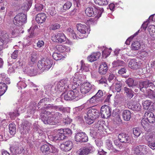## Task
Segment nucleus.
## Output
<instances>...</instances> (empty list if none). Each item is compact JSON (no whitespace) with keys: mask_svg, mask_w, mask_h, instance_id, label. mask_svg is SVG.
Returning a JSON list of instances; mask_svg holds the SVG:
<instances>
[{"mask_svg":"<svg viewBox=\"0 0 155 155\" xmlns=\"http://www.w3.org/2000/svg\"><path fill=\"white\" fill-rule=\"evenodd\" d=\"M78 89L75 87L73 91H70L67 93H65L64 99L67 101L75 100L78 101L82 97V96L80 94Z\"/></svg>","mask_w":155,"mask_h":155,"instance_id":"obj_1","label":"nucleus"},{"mask_svg":"<svg viewBox=\"0 0 155 155\" xmlns=\"http://www.w3.org/2000/svg\"><path fill=\"white\" fill-rule=\"evenodd\" d=\"M94 8L92 7H88L85 10L86 14L89 17L95 16L98 18L101 16L104 11L102 8H99L97 6H94Z\"/></svg>","mask_w":155,"mask_h":155,"instance_id":"obj_2","label":"nucleus"},{"mask_svg":"<svg viewBox=\"0 0 155 155\" xmlns=\"http://www.w3.org/2000/svg\"><path fill=\"white\" fill-rule=\"evenodd\" d=\"M53 62L47 58H44L38 61L37 66L38 68L42 71L48 70L52 66Z\"/></svg>","mask_w":155,"mask_h":155,"instance_id":"obj_3","label":"nucleus"},{"mask_svg":"<svg viewBox=\"0 0 155 155\" xmlns=\"http://www.w3.org/2000/svg\"><path fill=\"white\" fill-rule=\"evenodd\" d=\"M31 126V123L27 121H25L22 123L19 129L21 136L25 137L29 135V131L30 130Z\"/></svg>","mask_w":155,"mask_h":155,"instance_id":"obj_4","label":"nucleus"},{"mask_svg":"<svg viewBox=\"0 0 155 155\" xmlns=\"http://www.w3.org/2000/svg\"><path fill=\"white\" fill-rule=\"evenodd\" d=\"M132 150L137 155H146L148 152L147 147L144 145L134 146L132 148Z\"/></svg>","mask_w":155,"mask_h":155,"instance_id":"obj_5","label":"nucleus"},{"mask_svg":"<svg viewBox=\"0 0 155 155\" xmlns=\"http://www.w3.org/2000/svg\"><path fill=\"white\" fill-rule=\"evenodd\" d=\"M41 152L44 154H48L50 153L56 154L58 149L54 146L48 144H44L41 147Z\"/></svg>","mask_w":155,"mask_h":155,"instance_id":"obj_6","label":"nucleus"},{"mask_svg":"<svg viewBox=\"0 0 155 155\" xmlns=\"http://www.w3.org/2000/svg\"><path fill=\"white\" fill-rule=\"evenodd\" d=\"M26 20V15L23 13H20L15 17L13 21L15 25L19 26L25 23Z\"/></svg>","mask_w":155,"mask_h":155,"instance_id":"obj_7","label":"nucleus"},{"mask_svg":"<svg viewBox=\"0 0 155 155\" xmlns=\"http://www.w3.org/2000/svg\"><path fill=\"white\" fill-rule=\"evenodd\" d=\"M94 151V147L90 144L80 149L77 152V155H87Z\"/></svg>","mask_w":155,"mask_h":155,"instance_id":"obj_8","label":"nucleus"},{"mask_svg":"<svg viewBox=\"0 0 155 155\" xmlns=\"http://www.w3.org/2000/svg\"><path fill=\"white\" fill-rule=\"evenodd\" d=\"M94 86L88 82L83 84L81 86L80 91L83 94H86L94 88Z\"/></svg>","mask_w":155,"mask_h":155,"instance_id":"obj_9","label":"nucleus"},{"mask_svg":"<svg viewBox=\"0 0 155 155\" xmlns=\"http://www.w3.org/2000/svg\"><path fill=\"white\" fill-rule=\"evenodd\" d=\"M138 85L140 90L143 92V88H147L149 87V88H153V87L155 88V86L153 83L150 82L149 80L140 81Z\"/></svg>","mask_w":155,"mask_h":155,"instance_id":"obj_10","label":"nucleus"},{"mask_svg":"<svg viewBox=\"0 0 155 155\" xmlns=\"http://www.w3.org/2000/svg\"><path fill=\"white\" fill-rule=\"evenodd\" d=\"M75 139L76 141L80 142H85L88 140L87 136L84 132H79L75 136Z\"/></svg>","mask_w":155,"mask_h":155,"instance_id":"obj_11","label":"nucleus"},{"mask_svg":"<svg viewBox=\"0 0 155 155\" xmlns=\"http://www.w3.org/2000/svg\"><path fill=\"white\" fill-rule=\"evenodd\" d=\"M51 39L54 42L62 43L66 41V37L63 33H59L57 35H53Z\"/></svg>","mask_w":155,"mask_h":155,"instance_id":"obj_12","label":"nucleus"},{"mask_svg":"<svg viewBox=\"0 0 155 155\" xmlns=\"http://www.w3.org/2000/svg\"><path fill=\"white\" fill-rule=\"evenodd\" d=\"M73 146V144L72 142L70 140L64 142L60 146L61 149L64 151L70 150L72 148Z\"/></svg>","mask_w":155,"mask_h":155,"instance_id":"obj_13","label":"nucleus"},{"mask_svg":"<svg viewBox=\"0 0 155 155\" xmlns=\"http://www.w3.org/2000/svg\"><path fill=\"white\" fill-rule=\"evenodd\" d=\"M143 105L144 109L153 110L155 109V104L150 100H147L143 102Z\"/></svg>","mask_w":155,"mask_h":155,"instance_id":"obj_14","label":"nucleus"},{"mask_svg":"<svg viewBox=\"0 0 155 155\" xmlns=\"http://www.w3.org/2000/svg\"><path fill=\"white\" fill-rule=\"evenodd\" d=\"M77 30L81 34H85L86 33H89V32L90 30H89V27L88 26H86L84 24L81 23L77 24Z\"/></svg>","mask_w":155,"mask_h":155,"instance_id":"obj_15","label":"nucleus"},{"mask_svg":"<svg viewBox=\"0 0 155 155\" xmlns=\"http://www.w3.org/2000/svg\"><path fill=\"white\" fill-rule=\"evenodd\" d=\"M100 115L101 116H110V108L107 105L102 106L101 108Z\"/></svg>","mask_w":155,"mask_h":155,"instance_id":"obj_16","label":"nucleus"},{"mask_svg":"<svg viewBox=\"0 0 155 155\" xmlns=\"http://www.w3.org/2000/svg\"><path fill=\"white\" fill-rule=\"evenodd\" d=\"M118 138L119 141L122 143H129L130 142V137L128 135L124 133H122L119 134Z\"/></svg>","mask_w":155,"mask_h":155,"instance_id":"obj_17","label":"nucleus"},{"mask_svg":"<svg viewBox=\"0 0 155 155\" xmlns=\"http://www.w3.org/2000/svg\"><path fill=\"white\" fill-rule=\"evenodd\" d=\"M129 68L133 70H136L140 68V64L135 59H130L128 64Z\"/></svg>","mask_w":155,"mask_h":155,"instance_id":"obj_18","label":"nucleus"},{"mask_svg":"<svg viewBox=\"0 0 155 155\" xmlns=\"http://www.w3.org/2000/svg\"><path fill=\"white\" fill-rule=\"evenodd\" d=\"M105 144L107 149L111 150L114 153H117L118 150L114 148L112 144L111 138H109L105 140Z\"/></svg>","mask_w":155,"mask_h":155,"instance_id":"obj_19","label":"nucleus"},{"mask_svg":"<svg viewBox=\"0 0 155 155\" xmlns=\"http://www.w3.org/2000/svg\"><path fill=\"white\" fill-rule=\"evenodd\" d=\"M141 124L145 130L147 132H150L151 131L152 129H153L155 128L154 126H153L149 124L144 118L143 119L141 120Z\"/></svg>","mask_w":155,"mask_h":155,"instance_id":"obj_20","label":"nucleus"},{"mask_svg":"<svg viewBox=\"0 0 155 155\" xmlns=\"http://www.w3.org/2000/svg\"><path fill=\"white\" fill-rule=\"evenodd\" d=\"M24 148L21 146L10 148V151L13 155H17V154H21L24 151Z\"/></svg>","mask_w":155,"mask_h":155,"instance_id":"obj_21","label":"nucleus"},{"mask_svg":"<svg viewBox=\"0 0 155 155\" xmlns=\"http://www.w3.org/2000/svg\"><path fill=\"white\" fill-rule=\"evenodd\" d=\"M46 18V15L43 13H41L37 14L35 18L36 21L38 23L41 24L44 22Z\"/></svg>","mask_w":155,"mask_h":155,"instance_id":"obj_22","label":"nucleus"},{"mask_svg":"<svg viewBox=\"0 0 155 155\" xmlns=\"http://www.w3.org/2000/svg\"><path fill=\"white\" fill-rule=\"evenodd\" d=\"M108 70V67L107 63L105 62L102 63L99 68V72L102 75L105 74Z\"/></svg>","mask_w":155,"mask_h":155,"instance_id":"obj_23","label":"nucleus"},{"mask_svg":"<svg viewBox=\"0 0 155 155\" xmlns=\"http://www.w3.org/2000/svg\"><path fill=\"white\" fill-rule=\"evenodd\" d=\"M53 117H41V119L45 124L53 125L55 123Z\"/></svg>","mask_w":155,"mask_h":155,"instance_id":"obj_24","label":"nucleus"},{"mask_svg":"<svg viewBox=\"0 0 155 155\" xmlns=\"http://www.w3.org/2000/svg\"><path fill=\"white\" fill-rule=\"evenodd\" d=\"M56 107H57V106H54L53 104H49L47 105V106L44 107V109L42 110L41 114H43V115H41L42 116H47L49 115L50 114V112L48 111L44 110V109L45 108L46 109H54L56 110Z\"/></svg>","mask_w":155,"mask_h":155,"instance_id":"obj_25","label":"nucleus"},{"mask_svg":"<svg viewBox=\"0 0 155 155\" xmlns=\"http://www.w3.org/2000/svg\"><path fill=\"white\" fill-rule=\"evenodd\" d=\"M101 53L100 52L92 53L87 57L88 61L91 62H94L97 60L101 56Z\"/></svg>","mask_w":155,"mask_h":155,"instance_id":"obj_26","label":"nucleus"},{"mask_svg":"<svg viewBox=\"0 0 155 155\" xmlns=\"http://www.w3.org/2000/svg\"><path fill=\"white\" fill-rule=\"evenodd\" d=\"M33 126L34 130L35 132L36 133V134H38L40 136H45L44 132L41 130L38 124L36 123H35L34 124Z\"/></svg>","mask_w":155,"mask_h":155,"instance_id":"obj_27","label":"nucleus"},{"mask_svg":"<svg viewBox=\"0 0 155 155\" xmlns=\"http://www.w3.org/2000/svg\"><path fill=\"white\" fill-rule=\"evenodd\" d=\"M142 43V41H134L131 44V50L134 51L138 50L140 49Z\"/></svg>","mask_w":155,"mask_h":155,"instance_id":"obj_28","label":"nucleus"},{"mask_svg":"<svg viewBox=\"0 0 155 155\" xmlns=\"http://www.w3.org/2000/svg\"><path fill=\"white\" fill-rule=\"evenodd\" d=\"M146 140L149 142L154 141L155 137V131H153L152 133L146 134H145Z\"/></svg>","mask_w":155,"mask_h":155,"instance_id":"obj_29","label":"nucleus"},{"mask_svg":"<svg viewBox=\"0 0 155 155\" xmlns=\"http://www.w3.org/2000/svg\"><path fill=\"white\" fill-rule=\"evenodd\" d=\"M87 116H99L100 113L99 111L94 109H91L88 110L87 114Z\"/></svg>","mask_w":155,"mask_h":155,"instance_id":"obj_30","label":"nucleus"},{"mask_svg":"<svg viewBox=\"0 0 155 155\" xmlns=\"http://www.w3.org/2000/svg\"><path fill=\"white\" fill-rule=\"evenodd\" d=\"M124 90L125 93H126L127 97L130 99L133 97L134 92L131 89L127 87H124Z\"/></svg>","mask_w":155,"mask_h":155,"instance_id":"obj_31","label":"nucleus"},{"mask_svg":"<svg viewBox=\"0 0 155 155\" xmlns=\"http://www.w3.org/2000/svg\"><path fill=\"white\" fill-rule=\"evenodd\" d=\"M38 54L37 52L33 51L31 54L29 59L33 63L35 62L37 60L38 58Z\"/></svg>","mask_w":155,"mask_h":155,"instance_id":"obj_32","label":"nucleus"},{"mask_svg":"<svg viewBox=\"0 0 155 155\" xmlns=\"http://www.w3.org/2000/svg\"><path fill=\"white\" fill-rule=\"evenodd\" d=\"M134 81L135 79L134 78H129L126 80L125 82L129 87H133L136 84Z\"/></svg>","mask_w":155,"mask_h":155,"instance_id":"obj_33","label":"nucleus"},{"mask_svg":"<svg viewBox=\"0 0 155 155\" xmlns=\"http://www.w3.org/2000/svg\"><path fill=\"white\" fill-rule=\"evenodd\" d=\"M148 30L150 36L155 39V26L154 25H150L148 26Z\"/></svg>","mask_w":155,"mask_h":155,"instance_id":"obj_34","label":"nucleus"},{"mask_svg":"<svg viewBox=\"0 0 155 155\" xmlns=\"http://www.w3.org/2000/svg\"><path fill=\"white\" fill-rule=\"evenodd\" d=\"M81 80V75H78V74H76L73 79V83L74 84L77 85L78 84V85Z\"/></svg>","mask_w":155,"mask_h":155,"instance_id":"obj_35","label":"nucleus"},{"mask_svg":"<svg viewBox=\"0 0 155 155\" xmlns=\"http://www.w3.org/2000/svg\"><path fill=\"white\" fill-rule=\"evenodd\" d=\"M7 86L5 83H0V96L3 94L7 90Z\"/></svg>","mask_w":155,"mask_h":155,"instance_id":"obj_36","label":"nucleus"},{"mask_svg":"<svg viewBox=\"0 0 155 155\" xmlns=\"http://www.w3.org/2000/svg\"><path fill=\"white\" fill-rule=\"evenodd\" d=\"M9 132L10 134L14 135L16 133V128L15 125L13 124H10L8 126Z\"/></svg>","mask_w":155,"mask_h":155,"instance_id":"obj_37","label":"nucleus"},{"mask_svg":"<svg viewBox=\"0 0 155 155\" xmlns=\"http://www.w3.org/2000/svg\"><path fill=\"white\" fill-rule=\"evenodd\" d=\"M81 70L83 72H87L89 71V66L87 64H85L84 63V61L83 60H81Z\"/></svg>","mask_w":155,"mask_h":155,"instance_id":"obj_38","label":"nucleus"},{"mask_svg":"<svg viewBox=\"0 0 155 155\" xmlns=\"http://www.w3.org/2000/svg\"><path fill=\"white\" fill-rule=\"evenodd\" d=\"M2 38L4 40L5 43H7L9 41L10 36L5 31L3 32L1 34Z\"/></svg>","mask_w":155,"mask_h":155,"instance_id":"obj_39","label":"nucleus"},{"mask_svg":"<svg viewBox=\"0 0 155 155\" xmlns=\"http://www.w3.org/2000/svg\"><path fill=\"white\" fill-rule=\"evenodd\" d=\"M99 99L98 98L94 95L88 100V101L90 104H92L95 106L98 103Z\"/></svg>","mask_w":155,"mask_h":155,"instance_id":"obj_40","label":"nucleus"},{"mask_svg":"<svg viewBox=\"0 0 155 155\" xmlns=\"http://www.w3.org/2000/svg\"><path fill=\"white\" fill-rule=\"evenodd\" d=\"M95 4L100 5H106L108 4L109 0H94Z\"/></svg>","mask_w":155,"mask_h":155,"instance_id":"obj_41","label":"nucleus"},{"mask_svg":"<svg viewBox=\"0 0 155 155\" xmlns=\"http://www.w3.org/2000/svg\"><path fill=\"white\" fill-rule=\"evenodd\" d=\"M59 132L58 134H55L56 140H64L66 137V135H64V134L61 133L60 130H59Z\"/></svg>","mask_w":155,"mask_h":155,"instance_id":"obj_42","label":"nucleus"},{"mask_svg":"<svg viewBox=\"0 0 155 155\" xmlns=\"http://www.w3.org/2000/svg\"><path fill=\"white\" fill-rule=\"evenodd\" d=\"M59 130H60L61 133H62L64 135H71L72 134L71 130L69 128L61 129Z\"/></svg>","mask_w":155,"mask_h":155,"instance_id":"obj_43","label":"nucleus"},{"mask_svg":"<svg viewBox=\"0 0 155 155\" xmlns=\"http://www.w3.org/2000/svg\"><path fill=\"white\" fill-rule=\"evenodd\" d=\"M59 85H61V86L63 87L65 86L68 87V84L70 83V81H68V78H65L61 80L59 82Z\"/></svg>","mask_w":155,"mask_h":155,"instance_id":"obj_44","label":"nucleus"},{"mask_svg":"<svg viewBox=\"0 0 155 155\" xmlns=\"http://www.w3.org/2000/svg\"><path fill=\"white\" fill-rule=\"evenodd\" d=\"M62 54L60 53L54 52L53 54V58L56 60H58L61 59L62 58Z\"/></svg>","mask_w":155,"mask_h":155,"instance_id":"obj_45","label":"nucleus"},{"mask_svg":"<svg viewBox=\"0 0 155 155\" xmlns=\"http://www.w3.org/2000/svg\"><path fill=\"white\" fill-rule=\"evenodd\" d=\"M86 123L88 124H91L94 123L96 118L94 117H84Z\"/></svg>","mask_w":155,"mask_h":155,"instance_id":"obj_46","label":"nucleus"},{"mask_svg":"<svg viewBox=\"0 0 155 155\" xmlns=\"http://www.w3.org/2000/svg\"><path fill=\"white\" fill-rule=\"evenodd\" d=\"M56 110L62 111L63 112H68L70 110V108L69 107H63L62 106H58L57 107H56Z\"/></svg>","mask_w":155,"mask_h":155,"instance_id":"obj_47","label":"nucleus"},{"mask_svg":"<svg viewBox=\"0 0 155 155\" xmlns=\"http://www.w3.org/2000/svg\"><path fill=\"white\" fill-rule=\"evenodd\" d=\"M59 83L58 82L57 83L56 85L55 86V88H51V91H53V93H56L58 91H60L61 90H62L61 87H62L61 86V85H59Z\"/></svg>","mask_w":155,"mask_h":155,"instance_id":"obj_48","label":"nucleus"},{"mask_svg":"<svg viewBox=\"0 0 155 155\" xmlns=\"http://www.w3.org/2000/svg\"><path fill=\"white\" fill-rule=\"evenodd\" d=\"M132 109L134 110L139 111L141 109V106L139 103H136L132 105Z\"/></svg>","mask_w":155,"mask_h":155,"instance_id":"obj_49","label":"nucleus"},{"mask_svg":"<svg viewBox=\"0 0 155 155\" xmlns=\"http://www.w3.org/2000/svg\"><path fill=\"white\" fill-rule=\"evenodd\" d=\"M9 30L12 36H14L15 34H18L19 33V31L15 27H10Z\"/></svg>","mask_w":155,"mask_h":155,"instance_id":"obj_50","label":"nucleus"},{"mask_svg":"<svg viewBox=\"0 0 155 155\" xmlns=\"http://www.w3.org/2000/svg\"><path fill=\"white\" fill-rule=\"evenodd\" d=\"M57 51L59 53H62L66 51V48L65 46L62 45H57L56 47Z\"/></svg>","mask_w":155,"mask_h":155,"instance_id":"obj_51","label":"nucleus"},{"mask_svg":"<svg viewBox=\"0 0 155 155\" xmlns=\"http://www.w3.org/2000/svg\"><path fill=\"white\" fill-rule=\"evenodd\" d=\"M104 122L103 120H99L95 125L96 127L97 128L98 130H100L101 128L103 127V125Z\"/></svg>","mask_w":155,"mask_h":155,"instance_id":"obj_52","label":"nucleus"},{"mask_svg":"<svg viewBox=\"0 0 155 155\" xmlns=\"http://www.w3.org/2000/svg\"><path fill=\"white\" fill-rule=\"evenodd\" d=\"M133 132L135 136L139 137L140 135L141 131L139 128H133Z\"/></svg>","mask_w":155,"mask_h":155,"instance_id":"obj_53","label":"nucleus"},{"mask_svg":"<svg viewBox=\"0 0 155 155\" xmlns=\"http://www.w3.org/2000/svg\"><path fill=\"white\" fill-rule=\"evenodd\" d=\"M72 121V119L69 117H64L63 120V122L65 124H70Z\"/></svg>","mask_w":155,"mask_h":155,"instance_id":"obj_54","label":"nucleus"},{"mask_svg":"<svg viewBox=\"0 0 155 155\" xmlns=\"http://www.w3.org/2000/svg\"><path fill=\"white\" fill-rule=\"evenodd\" d=\"M115 89L117 92H120L121 90L122 84L120 82H116L115 85Z\"/></svg>","mask_w":155,"mask_h":155,"instance_id":"obj_55","label":"nucleus"},{"mask_svg":"<svg viewBox=\"0 0 155 155\" xmlns=\"http://www.w3.org/2000/svg\"><path fill=\"white\" fill-rule=\"evenodd\" d=\"M139 32V30L138 31L133 35L131 36L128 39H127L125 42L126 44L127 45H129L130 41L135 36H136L138 34Z\"/></svg>","mask_w":155,"mask_h":155,"instance_id":"obj_56","label":"nucleus"},{"mask_svg":"<svg viewBox=\"0 0 155 155\" xmlns=\"http://www.w3.org/2000/svg\"><path fill=\"white\" fill-rule=\"evenodd\" d=\"M55 8L54 7H51L49 8L48 10V13L52 16L56 14Z\"/></svg>","mask_w":155,"mask_h":155,"instance_id":"obj_57","label":"nucleus"},{"mask_svg":"<svg viewBox=\"0 0 155 155\" xmlns=\"http://www.w3.org/2000/svg\"><path fill=\"white\" fill-rule=\"evenodd\" d=\"M43 8V6L42 4L37 3L35 5V8L36 11H41Z\"/></svg>","mask_w":155,"mask_h":155,"instance_id":"obj_58","label":"nucleus"},{"mask_svg":"<svg viewBox=\"0 0 155 155\" xmlns=\"http://www.w3.org/2000/svg\"><path fill=\"white\" fill-rule=\"evenodd\" d=\"M28 72L30 73L31 75L35 76L36 75L37 73V71L36 69H35L33 67H31L28 70Z\"/></svg>","mask_w":155,"mask_h":155,"instance_id":"obj_59","label":"nucleus"},{"mask_svg":"<svg viewBox=\"0 0 155 155\" xmlns=\"http://www.w3.org/2000/svg\"><path fill=\"white\" fill-rule=\"evenodd\" d=\"M72 5V3L70 2H67L63 5V9L64 10L69 9Z\"/></svg>","mask_w":155,"mask_h":155,"instance_id":"obj_60","label":"nucleus"},{"mask_svg":"<svg viewBox=\"0 0 155 155\" xmlns=\"http://www.w3.org/2000/svg\"><path fill=\"white\" fill-rule=\"evenodd\" d=\"M132 114V113L129 110H124L123 113V116H131Z\"/></svg>","mask_w":155,"mask_h":155,"instance_id":"obj_61","label":"nucleus"},{"mask_svg":"<svg viewBox=\"0 0 155 155\" xmlns=\"http://www.w3.org/2000/svg\"><path fill=\"white\" fill-rule=\"evenodd\" d=\"M145 120L150 123H153L155 122V117H147Z\"/></svg>","mask_w":155,"mask_h":155,"instance_id":"obj_62","label":"nucleus"},{"mask_svg":"<svg viewBox=\"0 0 155 155\" xmlns=\"http://www.w3.org/2000/svg\"><path fill=\"white\" fill-rule=\"evenodd\" d=\"M30 7V6H29L28 4H25L22 6L21 9L25 12V11L28 10Z\"/></svg>","mask_w":155,"mask_h":155,"instance_id":"obj_63","label":"nucleus"},{"mask_svg":"<svg viewBox=\"0 0 155 155\" xmlns=\"http://www.w3.org/2000/svg\"><path fill=\"white\" fill-rule=\"evenodd\" d=\"M18 51L17 50H15L12 53L11 55V57L14 59H15L18 56Z\"/></svg>","mask_w":155,"mask_h":155,"instance_id":"obj_64","label":"nucleus"}]
</instances>
